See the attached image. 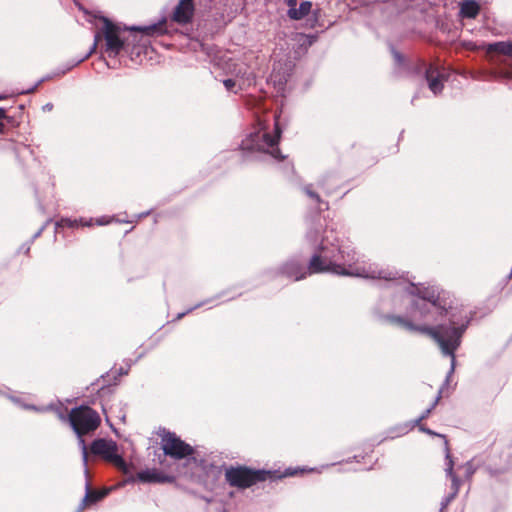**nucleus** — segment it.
Here are the masks:
<instances>
[{
    "instance_id": "20e7f679",
    "label": "nucleus",
    "mask_w": 512,
    "mask_h": 512,
    "mask_svg": "<svg viewBox=\"0 0 512 512\" xmlns=\"http://www.w3.org/2000/svg\"><path fill=\"white\" fill-rule=\"evenodd\" d=\"M279 116L274 115V133L268 132V126L265 121L258 120V128L242 140L240 148L244 151L268 152L279 160L284 159L280 150L276 147L280 141L281 129L278 122Z\"/></svg>"
},
{
    "instance_id": "f03ea898",
    "label": "nucleus",
    "mask_w": 512,
    "mask_h": 512,
    "mask_svg": "<svg viewBox=\"0 0 512 512\" xmlns=\"http://www.w3.org/2000/svg\"><path fill=\"white\" fill-rule=\"evenodd\" d=\"M386 319L409 331L419 332L431 337L439 345L442 353L445 356L451 357L453 362L455 360V352L461 344L462 336L469 326V318L466 316L460 320L450 319V326L416 325L404 317L395 315H389Z\"/></svg>"
},
{
    "instance_id": "6ab92c4d",
    "label": "nucleus",
    "mask_w": 512,
    "mask_h": 512,
    "mask_svg": "<svg viewBox=\"0 0 512 512\" xmlns=\"http://www.w3.org/2000/svg\"><path fill=\"white\" fill-rule=\"evenodd\" d=\"M312 9V2L303 1L300 3L299 7L288 9L287 15L292 20H301L306 17Z\"/></svg>"
},
{
    "instance_id": "c85d7f7f",
    "label": "nucleus",
    "mask_w": 512,
    "mask_h": 512,
    "mask_svg": "<svg viewBox=\"0 0 512 512\" xmlns=\"http://www.w3.org/2000/svg\"><path fill=\"white\" fill-rule=\"evenodd\" d=\"M4 97L3 96H0V100H2Z\"/></svg>"
},
{
    "instance_id": "f257e3e1",
    "label": "nucleus",
    "mask_w": 512,
    "mask_h": 512,
    "mask_svg": "<svg viewBox=\"0 0 512 512\" xmlns=\"http://www.w3.org/2000/svg\"><path fill=\"white\" fill-rule=\"evenodd\" d=\"M311 268L317 274L332 273L367 279L396 280L398 273L379 269L376 265L360 260L353 246L346 244L335 229H325L320 243L310 257Z\"/></svg>"
},
{
    "instance_id": "dca6fc26",
    "label": "nucleus",
    "mask_w": 512,
    "mask_h": 512,
    "mask_svg": "<svg viewBox=\"0 0 512 512\" xmlns=\"http://www.w3.org/2000/svg\"><path fill=\"white\" fill-rule=\"evenodd\" d=\"M416 425L419 427L420 431H422V432H424V433H426L428 435H431V436L440 437V438H442L444 440L445 448H446V452H447V459L449 460V464H448V468H447V473L451 477L452 481L456 482L457 479H456V476L453 474V462H452L451 457H450V450H449V444H448L447 437L444 434L436 433L435 431L427 428L424 424H416Z\"/></svg>"
},
{
    "instance_id": "ddd939ff",
    "label": "nucleus",
    "mask_w": 512,
    "mask_h": 512,
    "mask_svg": "<svg viewBox=\"0 0 512 512\" xmlns=\"http://www.w3.org/2000/svg\"><path fill=\"white\" fill-rule=\"evenodd\" d=\"M425 78L428 82L429 89L438 94L442 91L444 81L446 80V72L444 68L430 64L425 71Z\"/></svg>"
},
{
    "instance_id": "a211bd4d",
    "label": "nucleus",
    "mask_w": 512,
    "mask_h": 512,
    "mask_svg": "<svg viewBox=\"0 0 512 512\" xmlns=\"http://www.w3.org/2000/svg\"><path fill=\"white\" fill-rule=\"evenodd\" d=\"M480 12V6L475 0H465L460 4V16L474 19Z\"/></svg>"
},
{
    "instance_id": "5701e85b",
    "label": "nucleus",
    "mask_w": 512,
    "mask_h": 512,
    "mask_svg": "<svg viewBox=\"0 0 512 512\" xmlns=\"http://www.w3.org/2000/svg\"><path fill=\"white\" fill-rule=\"evenodd\" d=\"M7 118L6 110L4 108H0V134H3L6 129V124L4 120Z\"/></svg>"
},
{
    "instance_id": "412c9836",
    "label": "nucleus",
    "mask_w": 512,
    "mask_h": 512,
    "mask_svg": "<svg viewBox=\"0 0 512 512\" xmlns=\"http://www.w3.org/2000/svg\"><path fill=\"white\" fill-rule=\"evenodd\" d=\"M304 192L306 193V195L308 197H310L318 205L319 210L328 209V203L322 201L320 195L318 193H316L315 191H313L311 185L305 186Z\"/></svg>"
},
{
    "instance_id": "423d86ee",
    "label": "nucleus",
    "mask_w": 512,
    "mask_h": 512,
    "mask_svg": "<svg viewBox=\"0 0 512 512\" xmlns=\"http://www.w3.org/2000/svg\"><path fill=\"white\" fill-rule=\"evenodd\" d=\"M269 477V472L254 470L246 466L229 467L225 470V480L231 487L239 489L250 488L251 486L264 482Z\"/></svg>"
},
{
    "instance_id": "9b49d317",
    "label": "nucleus",
    "mask_w": 512,
    "mask_h": 512,
    "mask_svg": "<svg viewBox=\"0 0 512 512\" xmlns=\"http://www.w3.org/2000/svg\"><path fill=\"white\" fill-rule=\"evenodd\" d=\"M114 221L113 216L103 215L97 218H69V217H61L55 223L56 232H60L62 229H79V228H91L95 225L97 226H106Z\"/></svg>"
},
{
    "instance_id": "9d476101",
    "label": "nucleus",
    "mask_w": 512,
    "mask_h": 512,
    "mask_svg": "<svg viewBox=\"0 0 512 512\" xmlns=\"http://www.w3.org/2000/svg\"><path fill=\"white\" fill-rule=\"evenodd\" d=\"M314 274L317 273L311 268V260L304 264L298 258L288 259L276 271L277 276H285L293 281H300Z\"/></svg>"
},
{
    "instance_id": "393cba45",
    "label": "nucleus",
    "mask_w": 512,
    "mask_h": 512,
    "mask_svg": "<svg viewBox=\"0 0 512 512\" xmlns=\"http://www.w3.org/2000/svg\"><path fill=\"white\" fill-rule=\"evenodd\" d=\"M289 9L296 8L298 0H284Z\"/></svg>"
},
{
    "instance_id": "f3484780",
    "label": "nucleus",
    "mask_w": 512,
    "mask_h": 512,
    "mask_svg": "<svg viewBox=\"0 0 512 512\" xmlns=\"http://www.w3.org/2000/svg\"><path fill=\"white\" fill-rule=\"evenodd\" d=\"M486 53L488 55L500 54L512 57V41H500L495 43H490L486 45Z\"/></svg>"
},
{
    "instance_id": "b1692460",
    "label": "nucleus",
    "mask_w": 512,
    "mask_h": 512,
    "mask_svg": "<svg viewBox=\"0 0 512 512\" xmlns=\"http://www.w3.org/2000/svg\"><path fill=\"white\" fill-rule=\"evenodd\" d=\"M223 84L226 88L227 91H232L233 88L235 87L236 83L233 79H225L223 81Z\"/></svg>"
},
{
    "instance_id": "6e6552de",
    "label": "nucleus",
    "mask_w": 512,
    "mask_h": 512,
    "mask_svg": "<svg viewBox=\"0 0 512 512\" xmlns=\"http://www.w3.org/2000/svg\"><path fill=\"white\" fill-rule=\"evenodd\" d=\"M90 453L101 457L124 473L128 471L127 463L123 457L118 454V446L113 440L104 438L94 440L90 445Z\"/></svg>"
},
{
    "instance_id": "1a4fd4ad",
    "label": "nucleus",
    "mask_w": 512,
    "mask_h": 512,
    "mask_svg": "<svg viewBox=\"0 0 512 512\" xmlns=\"http://www.w3.org/2000/svg\"><path fill=\"white\" fill-rule=\"evenodd\" d=\"M160 437L161 448L166 456L175 460H182L194 454V448L183 441L176 433L164 430Z\"/></svg>"
},
{
    "instance_id": "cd10ccee",
    "label": "nucleus",
    "mask_w": 512,
    "mask_h": 512,
    "mask_svg": "<svg viewBox=\"0 0 512 512\" xmlns=\"http://www.w3.org/2000/svg\"><path fill=\"white\" fill-rule=\"evenodd\" d=\"M105 391V388L104 387H101L100 388V392H104Z\"/></svg>"
},
{
    "instance_id": "39448f33",
    "label": "nucleus",
    "mask_w": 512,
    "mask_h": 512,
    "mask_svg": "<svg viewBox=\"0 0 512 512\" xmlns=\"http://www.w3.org/2000/svg\"><path fill=\"white\" fill-rule=\"evenodd\" d=\"M68 422L79 438L82 448V458L85 465L88 461V449L83 439L84 436L93 433L101 424V417L99 413L89 406L81 405L74 407L68 414Z\"/></svg>"
},
{
    "instance_id": "aec40b11",
    "label": "nucleus",
    "mask_w": 512,
    "mask_h": 512,
    "mask_svg": "<svg viewBox=\"0 0 512 512\" xmlns=\"http://www.w3.org/2000/svg\"><path fill=\"white\" fill-rule=\"evenodd\" d=\"M106 495L105 492H100L96 490H91L87 486L86 494L80 504V509L83 510L88 506H91L95 503H97L99 500H101Z\"/></svg>"
},
{
    "instance_id": "7ed1b4c3",
    "label": "nucleus",
    "mask_w": 512,
    "mask_h": 512,
    "mask_svg": "<svg viewBox=\"0 0 512 512\" xmlns=\"http://www.w3.org/2000/svg\"><path fill=\"white\" fill-rule=\"evenodd\" d=\"M447 293L438 292L435 289L425 288L419 292V301L415 302V307L419 311L420 317L429 322L442 320L444 316L449 315V320H460L462 317H471L467 313H462L461 309L452 308Z\"/></svg>"
},
{
    "instance_id": "4be33fe9",
    "label": "nucleus",
    "mask_w": 512,
    "mask_h": 512,
    "mask_svg": "<svg viewBox=\"0 0 512 512\" xmlns=\"http://www.w3.org/2000/svg\"><path fill=\"white\" fill-rule=\"evenodd\" d=\"M441 393H442L441 391L438 392V394H437L436 398L434 399L432 405L429 408H427L421 414V416L416 420V424H422V421L427 419L430 416L431 412L435 409V407L439 403V400L441 399Z\"/></svg>"
},
{
    "instance_id": "f8f14e48",
    "label": "nucleus",
    "mask_w": 512,
    "mask_h": 512,
    "mask_svg": "<svg viewBox=\"0 0 512 512\" xmlns=\"http://www.w3.org/2000/svg\"><path fill=\"white\" fill-rule=\"evenodd\" d=\"M130 30L141 34L139 40L137 39L138 34H133V41H138L139 44L137 46L135 45L132 54H136V56L139 57L142 49L146 52L150 37L160 36L166 33L165 20L148 26L131 27Z\"/></svg>"
},
{
    "instance_id": "0eeeda50",
    "label": "nucleus",
    "mask_w": 512,
    "mask_h": 512,
    "mask_svg": "<svg viewBox=\"0 0 512 512\" xmlns=\"http://www.w3.org/2000/svg\"><path fill=\"white\" fill-rule=\"evenodd\" d=\"M101 20L103 26L95 35L93 48H95L100 39L103 38L105 40V52L109 56L115 57L124 48V40L121 38V33L127 30V28L121 27L106 17H102Z\"/></svg>"
},
{
    "instance_id": "4468645a",
    "label": "nucleus",
    "mask_w": 512,
    "mask_h": 512,
    "mask_svg": "<svg viewBox=\"0 0 512 512\" xmlns=\"http://www.w3.org/2000/svg\"><path fill=\"white\" fill-rule=\"evenodd\" d=\"M194 15L193 0H180L174 9L172 20L178 24L189 23Z\"/></svg>"
},
{
    "instance_id": "bb28decb",
    "label": "nucleus",
    "mask_w": 512,
    "mask_h": 512,
    "mask_svg": "<svg viewBox=\"0 0 512 512\" xmlns=\"http://www.w3.org/2000/svg\"><path fill=\"white\" fill-rule=\"evenodd\" d=\"M186 313H181L177 316V319H181Z\"/></svg>"
},
{
    "instance_id": "2eb2a0df",
    "label": "nucleus",
    "mask_w": 512,
    "mask_h": 512,
    "mask_svg": "<svg viewBox=\"0 0 512 512\" xmlns=\"http://www.w3.org/2000/svg\"><path fill=\"white\" fill-rule=\"evenodd\" d=\"M137 478L143 483H170L174 481L173 476H169L156 468L146 469L138 472Z\"/></svg>"
},
{
    "instance_id": "a878e982",
    "label": "nucleus",
    "mask_w": 512,
    "mask_h": 512,
    "mask_svg": "<svg viewBox=\"0 0 512 512\" xmlns=\"http://www.w3.org/2000/svg\"><path fill=\"white\" fill-rule=\"evenodd\" d=\"M231 73H234L236 77H240V76H243L245 74V71L241 72V70H239V71L236 72L235 70H233V71H231Z\"/></svg>"
}]
</instances>
